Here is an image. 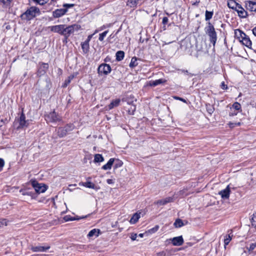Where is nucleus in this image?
I'll return each instance as SVG.
<instances>
[{
	"instance_id": "nucleus-1",
	"label": "nucleus",
	"mask_w": 256,
	"mask_h": 256,
	"mask_svg": "<svg viewBox=\"0 0 256 256\" xmlns=\"http://www.w3.org/2000/svg\"><path fill=\"white\" fill-rule=\"evenodd\" d=\"M40 12L38 8L36 6H31L21 15V18L24 20H30L36 16V14Z\"/></svg>"
},
{
	"instance_id": "nucleus-2",
	"label": "nucleus",
	"mask_w": 256,
	"mask_h": 256,
	"mask_svg": "<svg viewBox=\"0 0 256 256\" xmlns=\"http://www.w3.org/2000/svg\"><path fill=\"white\" fill-rule=\"evenodd\" d=\"M206 33L209 36L210 42L212 44L213 46H214L217 40L216 33L214 26L210 22L208 23Z\"/></svg>"
},
{
	"instance_id": "nucleus-3",
	"label": "nucleus",
	"mask_w": 256,
	"mask_h": 256,
	"mask_svg": "<svg viewBox=\"0 0 256 256\" xmlns=\"http://www.w3.org/2000/svg\"><path fill=\"white\" fill-rule=\"evenodd\" d=\"M80 28V26L78 24H72L66 27H65V25H64L63 35L66 38H68L71 34L74 33L75 30H78Z\"/></svg>"
},
{
	"instance_id": "nucleus-4",
	"label": "nucleus",
	"mask_w": 256,
	"mask_h": 256,
	"mask_svg": "<svg viewBox=\"0 0 256 256\" xmlns=\"http://www.w3.org/2000/svg\"><path fill=\"white\" fill-rule=\"evenodd\" d=\"M45 119L48 122H56L60 121L61 117L54 111H53L46 115Z\"/></svg>"
},
{
	"instance_id": "nucleus-5",
	"label": "nucleus",
	"mask_w": 256,
	"mask_h": 256,
	"mask_svg": "<svg viewBox=\"0 0 256 256\" xmlns=\"http://www.w3.org/2000/svg\"><path fill=\"white\" fill-rule=\"evenodd\" d=\"M32 185L35 191L38 194L44 192L47 189L46 186L42 184L38 183L36 181L32 182Z\"/></svg>"
},
{
	"instance_id": "nucleus-6",
	"label": "nucleus",
	"mask_w": 256,
	"mask_h": 256,
	"mask_svg": "<svg viewBox=\"0 0 256 256\" xmlns=\"http://www.w3.org/2000/svg\"><path fill=\"white\" fill-rule=\"evenodd\" d=\"M111 72V68L108 64H100L98 68V72L100 74H108Z\"/></svg>"
},
{
	"instance_id": "nucleus-7",
	"label": "nucleus",
	"mask_w": 256,
	"mask_h": 256,
	"mask_svg": "<svg viewBox=\"0 0 256 256\" xmlns=\"http://www.w3.org/2000/svg\"><path fill=\"white\" fill-rule=\"evenodd\" d=\"M50 246L49 245L46 246H34L31 245L30 246V249L33 252H46L50 248Z\"/></svg>"
},
{
	"instance_id": "nucleus-8",
	"label": "nucleus",
	"mask_w": 256,
	"mask_h": 256,
	"mask_svg": "<svg viewBox=\"0 0 256 256\" xmlns=\"http://www.w3.org/2000/svg\"><path fill=\"white\" fill-rule=\"evenodd\" d=\"M48 28L50 30V31L52 32H57L62 35H63L64 30V24L50 26L48 27Z\"/></svg>"
},
{
	"instance_id": "nucleus-9",
	"label": "nucleus",
	"mask_w": 256,
	"mask_h": 256,
	"mask_svg": "<svg viewBox=\"0 0 256 256\" xmlns=\"http://www.w3.org/2000/svg\"><path fill=\"white\" fill-rule=\"evenodd\" d=\"M240 36L242 38V44L248 48H251L252 44L250 38L244 32L240 34Z\"/></svg>"
},
{
	"instance_id": "nucleus-10",
	"label": "nucleus",
	"mask_w": 256,
	"mask_h": 256,
	"mask_svg": "<svg viewBox=\"0 0 256 256\" xmlns=\"http://www.w3.org/2000/svg\"><path fill=\"white\" fill-rule=\"evenodd\" d=\"M172 244L174 246H180L184 244V239L182 236H179L176 237H174L170 239Z\"/></svg>"
},
{
	"instance_id": "nucleus-11",
	"label": "nucleus",
	"mask_w": 256,
	"mask_h": 256,
	"mask_svg": "<svg viewBox=\"0 0 256 256\" xmlns=\"http://www.w3.org/2000/svg\"><path fill=\"white\" fill-rule=\"evenodd\" d=\"M68 127H72V126L70 125H66L64 128H60L58 129V132L60 137H64L66 134L68 132L72 130V128L68 129Z\"/></svg>"
},
{
	"instance_id": "nucleus-12",
	"label": "nucleus",
	"mask_w": 256,
	"mask_h": 256,
	"mask_svg": "<svg viewBox=\"0 0 256 256\" xmlns=\"http://www.w3.org/2000/svg\"><path fill=\"white\" fill-rule=\"evenodd\" d=\"M18 122L20 126L18 127V128L26 127L28 124V122L26 120V116L23 112L22 113L18 119Z\"/></svg>"
},
{
	"instance_id": "nucleus-13",
	"label": "nucleus",
	"mask_w": 256,
	"mask_h": 256,
	"mask_svg": "<svg viewBox=\"0 0 256 256\" xmlns=\"http://www.w3.org/2000/svg\"><path fill=\"white\" fill-rule=\"evenodd\" d=\"M48 68V64L42 63V64L40 66L38 70V75L39 76H42L44 74Z\"/></svg>"
},
{
	"instance_id": "nucleus-14",
	"label": "nucleus",
	"mask_w": 256,
	"mask_h": 256,
	"mask_svg": "<svg viewBox=\"0 0 256 256\" xmlns=\"http://www.w3.org/2000/svg\"><path fill=\"white\" fill-rule=\"evenodd\" d=\"M246 10L250 12H256V2L247 1L246 2Z\"/></svg>"
},
{
	"instance_id": "nucleus-15",
	"label": "nucleus",
	"mask_w": 256,
	"mask_h": 256,
	"mask_svg": "<svg viewBox=\"0 0 256 256\" xmlns=\"http://www.w3.org/2000/svg\"><path fill=\"white\" fill-rule=\"evenodd\" d=\"M218 194L221 196V197L224 199H228L229 198L230 194V188L229 186H228L227 187L220 191L218 192Z\"/></svg>"
},
{
	"instance_id": "nucleus-16",
	"label": "nucleus",
	"mask_w": 256,
	"mask_h": 256,
	"mask_svg": "<svg viewBox=\"0 0 256 256\" xmlns=\"http://www.w3.org/2000/svg\"><path fill=\"white\" fill-rule=\"evenodd\" d=\"M67 12V10L66 9L64 8H60V9H57L54 12H53V16L54 18H60L63 15H64L66 12Z\"/></svg>"
},
{
	"instance_id": "nucleus-17",
	"label": "nucleus",
	"mask_w": 256,
	"mask_h": 256,
	"mask_svg": "<svg viewBox=\"0 0 256 256\" xmlns=\"http://www.w3.org/2000/svg\"><path fill=\"white\" fill-rule=\"evenodd\" d=\"M236 11L237 12L238 16L242 18H245L248 16L247 12L240 5L238 7Z\"/></svg>"
},
{
	"instance_id": "nucleus-18",
	"label": "nucleus",
	"mask_w": 256,
	"mask_h": 256,
	"mask_svg": "<svg viewBox=\"0 0 256 256\" xmlns=\"http://www.w3.org/2000/svg\"><path fill=\"white\" fill-rule=\"evenodd\" d=\"M174 199L173 197H167L164 199L158 200L156 204L160 206L165 205L168 203L172 202Z\"/></svg>"
},
{
	"instance_id": "nucleus-19",
	"label": "nucleus",
	"mask_w": 256,
	"mask_h": 256,
	"mask_svg": "<svg viewBox=\"0 0 256 256\" xmlns=\"http://www.w3.org/2000/svg\"><path fill=\"white\" fill-rule=\"evenodd\" d=\"M166 82V80L164 79H158L155 80H150L148 82V85L151 86H155L158 84L165 83Z\"/></svg>"
},
{
	"instance_id": "nucleus-20",
	"label": "nucleus",
	"mask_w": 256,
	"mask_h": 256,
	"mask_svg": "<svg viewBox=\"0 0 256 256\" xmlns=\"http://www.w3.org/2000/svg\"><path fill=\"white\" fill-rule=\"evenodd\" d=\"M240 6V4H238L234 0H228V6L230 8H232L236 10L238 7Z\"/></svg>"
},
{
	"instance_id": "nucleus-21",
	"label": "nucleus",
	"mask_w": 256,
	"mask_h": 256,
	"mask_svg": "<svg viewBox=\"0 0 256 256\" xmlns=\"http://www.w3.org/2000/svg\"><path fill=\"white\" fill-rule=\"evenodd\" d=\"M120 102V99H116L112 100L110 104L108 106V109L109 110L112 109L114 107H116L119 106Z\"/></svg>"
},
{
	"instance_id": "nucleus-22",
	"label": "nucleus",
	"mask_w": 256,
	"mask_h": 256,
	"mask_svg": "<svg viewBox=\"0 0 256 256\" xmlns=\"http://www.w3.org/2000/svg\"><path fill=\"white\" fill-rule=\"evenodd\" d=\"M114 162V158H110L108 162L102 166V168L104 170H110Z\"/></svg>"
},
{
	"instance_id": "nucleus-23",
	"label": "nucleus",
	"mask_w": 256,
	"mask_h": 256,
	"mask_svg": "<svg viewBox=\"0 0 256 256\" xmlns=\"http://www.w3.org/2000/svg\"><path fill=\"white\" fill-rule=\"evenodd\" d=\"M140 213L136 212V213H135L132 216V218H130V223L132 224H136L138 221V220H139V218L140 217Z\"/></svg>"
},
{
	"instance_id": "nucleus-24",
	"label": "nucleus",
	"mask_w": 256,
	"mask_h": 256,
	"mask_svg": "<svg viewBox=\"0 0 256 256\" xmlns=\"http://www.w3.org/2000/svg\"><path fill=\"white\" fill-rule=\"evenodd\" d=\"M80 186H82L88 188L95 189L96 186L94 184L90 182H81L79 184Z\"/></svg>"
},
{
	"instance_id": "nucleus-25",
	"label": "nucleus",
	"mask_w": 256,
	"mask_h": 256,
	"mask_svg": "<svg viewBox=\"0 0 256 256\" xmlns=\"http://www.w3.org/2000/svg\"><path fill=\"white\" fill-rule=\"evenodd\" d=\"M124 56V52L123 51L120 50L116 53V60L118 61H120L123 60Z\"/></svg>"
},
{
	"instance_id": "nucleus-26",
	"label": "nucleus",
	"mask_w": 256,
	"mask_h": 256,
	"mask_svg": "<svg viewBox=\"0 0 256 256\" xmlns=\"http://www.w3.org/2000/svg\"><path fill=\"white\" fill-rule=\"evenodd\" d=\"M99 232L100 230L98 229H93L88 232V237H92L94 236H98Z\"/></svg>"
},
{
	"instance_id": "nucleus-27",
	"label": "nucleus",
	"mask_w": 256,
	"mask_h": 256,
	"mask_svg": "<svg viewBox=\"0 0 256 256\" xmlns=\"http://www.w3.org/2000/svg\"><path fill=\"white\" fill-rule=\"evenodd\" d=\"M104 160V158L102 154H96L94 155V162H102Z\"/></svg>"
},
{
	"instance_id": "nucleus-28",
	"label": "nucleus",
	"mask_w": 256,
	"mask_h": 256,
	"mask_svg": "<svg viewBox=\"0 0 256 256\" xmlns=\"http://www.w3.org/2000/svg\"><path fill=\"white\" fill-rule=\"evenodd\" d=\"M82 48L83 52L84 53H86L88 51L89 49V42L85 41L82 44Z\"/></svg>"
},
{
	"instance_id": "nucleus-29",
	"label": "nucleus",
	"mask_w": 256,
	"mask_h": 256,
	"mask_svg": "<svg viewBox=\"0 0 256 256\" xmlns=\"http://www.w3.org/2000/svg\"><path fill=\"white\" fill-rule=\"evenodd\" d=\"M137 61L138 58L134 56L132 58L129 65L130 67L131 68L136 67L138 64Z\"/></svg>"
},
{
	"instance_id": "nucleus-30",
	"label": "nucleus",
	"mask_w": 256,
	"mask_h": 256,
	"mask_svg": "<svg viewBox=\"0 0 256 256\" xmlns=\"http://www.w3.org/2000/svg\"><path fill=\"white\" fill-rule=\"evenodd\" d=\"M250 221L252 227L256 229V212L253 214Z\"/></svg>"
},
{
	"instance_id": "nucleus-31",
	"label": "nucleus",
	"mask_w": 256,
	"mask_h": 256,
	"mask_svg": "<svg viewBox=\"0 0 256 256\" xmlns=\"http://www.w3.org/2000/svg\"><path fill=\"white\" fill-rule=\"evenodd\" d=\"M174 225L176 228H180L184 226V223L182 220L180 219H177L174 222Z\"/></svg>"
},
{
	"instance_id": "nucleus-32",
	"label": "nucleus",
	"mask_w": 256,
	"mask_h": 256,
	"mask_svg": "<svg viewBox=\"0 0 256 256\" xmlns=\"http://www.w3.org/2000/svg\"><path fill=\"white\" fill-rule=\"evenodd\" d=\"M232 232L226 236V238L224 240V243L225 246L228 245L230 243L232 240Z\"/></svg>"
},
{
	"instance_id": "nucleus-33",
	"label": "nucleus",
	"mask_w": 256,
	"mask_h": 256,
	"mask_svg": "<svg viewBox=\"0 0 256 256\" xmlns=\"http://www.w3.org/2000/svg\"><path fill=\"white\" fill-rule=\"evenodd\" d=\"M212 16H213L212 12H209L208 10H206V14H205L206 20H208L210 19H211L212 18Z\"/></svg>"
},
{
	"instance_id": "nucleus-34",
	"label": "nucleus",
	"mask_w": 256,
	"mask_h": 256,
	"mask_svg": "<svg viewBox=\"0 0 256 256\" xmlns=\"http://www.w3.org/2000/svg\"><path fill=\"white\" fill-rule=\"evenodd\" d=\"M74 78V76H70L65 80L64 84L62 85V87L66 88L70 83L71 80Z\"/></svg>"
},
{
	"instance_id": "nucleus-35",
	"label": "nucleus",
	"mask_w": 256,
	"mask_h": 256,
	"mask_svg": "<svg viewBox=\"0 0 256 256\" xmlns=\"http://www.w3.org/2000/svg\"><path fill=\"white\" fill-rule=\"evenodd\" d=\"M159 228L158 226H156L154 228H150L148 230V231L146 232V233L148 234H154L156 232Z\"/></svg>"
},
{
	"instance_id": "nucleus-36",
	"label": "nucleus",
	"mask_w": 256,
	"mask_h": 256,
	"mask_svg": "<svg viewBox=\"0 0 256 256\" xmlns=\"http://www.w3.org/2000/svg\"><path fill=\"white\" fill-rule=\"evenodd\" d=\"M232 108L236 110H240L241 108V106L238 102H236L232 104Z\"/></svg>"
},
{
	"instance_id": "nucleus-37",
	"label": "nucleus",
	"mask_w": 256,
	"mask_h": 256,
	"mask_svg": "<svg viewBox=\"0 0 256 256\" xmlns=\"http://www.w3.org/2000/svg\"><path fill=\"white\" fill-rule=\"evenodd\" d=\"M108 31H105L104 32H103L102 33V34H100V36H99V38H98V40H100V41H102L104 38V37L106 36V35L107 34H108Z\"/></svg>"
},
{
	"instance_id": "nucleus-38",
	"label": "nucleus",
	"mask_w": 256,
	"mask_h": 256,
	"mask_svg": "<svg viewBox=\"0 0 256 256\" xmlns=\"http://www.w3.org/2000/svg\"><path fill=\"white\" fill-rule=\"evenodd\" d=\"M256 248V242L254 243L251 244L250 247L248 248V252H252Z\"/></svg>"
},
{
	"instance_id": "nucleus-39",
	"label": "nucleus",
	"mask_w": 256,
	"mask_h": 256,
	"mask_svg": "<svg viewBox=\"0 0 256 256\" xmlns=\"http://www.w3.org/2000/svg\"><path fill=\"white\" fill-rule=\"evenodd\" d=\"M114 164V167L115 168L120 167L122 164V161H120L118 160H116Z\"/></svg>"
},
{
	"instance_id": "nucleus-40",
	"label": "nucleus",
	"mask_w": 256,
	"mask_h": 256,
	"mask_svg": "<svg viewBox=\"0 0 256 256\" xmlns=\"http://www.w3.org/2000/svg\"><path fill=\"white\" fill-rule=\"evenodd\" d=\"M34 2L40 5H44L46 4L48 0H33Z\"/></svg>"
},
{
	"instance_id": "nucleus-41",
	"label": "nucleus",
	"mask_w": 256,
	"mask_h": 256,
	"mask_svg": "<svg viewBox=\"0 0 256 256\" xmlns=\"http://www.w3.org/2000/svg\"><path fill=\"white\" fill-rule=\"evenodd\" d=\"M136 110V106L134 105H131L130 108L128 110V112L130 114H134V112Z\"/></svg>"
},
{
	"instance_id": "nucleus-42",
	"label": "nucleus",
	"mask_w": 256,
	"mask_h": 256,
	"mask_svg": "<svg viewBox=\"0 0 256 256\" xmlns=\"http://www.w3.org/2000/svg\"><path fill=\"white\" fill-rule=\"evenodd\" d=\"M206 110L207 112L210 114H212L214 110V108L210 106H206Z\"/></svg>"
},
{
	"instance_id": "nucleus-43",
	"label": "nucleus",
	"mask_w": 256,
	"mask_h": 256,
	"mask_svg": "<svg viewBox=\"0 0 256 256\" xmlns=\"http://www.w3.org/2000/svg\"><path fill=\"white\" fill-rule=\"evenodd\" d=\"M8 221L6 219H2L0 220V228L7 225Z\"/></svg>"
},
{
	"instance_id": "nucleus-44",
	"label": "nucleus",
	"mask_w": 256,
	"mask_h": 256,
	"mask_svg": "<svg viewBox=\"0 0 256 256\" xmlns=\"http://www.w3.org/2000/svg\"><path fill=\"white\" fill-rule=\"evenodd\" d=\"M4 166V161L3 159L0 158V172L2 170Z\"/></svg>"
},
{
	"instance_id": "nucleus-45",
	"label": "nucleus",
	"mask_w": 256,
	"mask_h": 256,
	"mask_svg": "<svg viewBox=\"0 0 256 256\" xmlns=\"http://www.w3.org/2000/svg\"><path fill=\"white\" fill-rule=\"evenodd\" d=\"M98 32V30H96L94 34L89 35L88 37L86 40V41L89 42L91 38H92L93 35L94 34H95L97 33Z\"/></svg>"
},
{
	"instance_id": "nucleus-46",
	"label": "nucleus",
	"mask_w": 256,
	"mask_h": 256,
	"mask_svg": "<svg viewBox=\"0 0 256 256\" xmlns=\"http://www.w3.org/2000/svg\"><path fill=\"white\" fill-rule=\"evenodd\" d=\"M137 234H136L132 233L131 234L130 238L132 240H136Z\"/></svg>"
},
{
	"instance_id": "nucleus-47",
	"label": "nucleus",
	"mask_w": 256,
	"mask_h": 256,
	"mask_svg": "<svg viewBox=\"0 0 256 256\" xmlns=\"http://www.w3.org/2000/svg\"><path fill=\"white\" fill-rule=\"evenodd\" d=\"M220 88L223 90L228 89V86L224 84V82H222L220 84Z\"/></svg>"
},
{
	"instance_id": "nucleus-48",
	"label": "nucleus",
	"mask_w": 256,
	"mask_h": 256,
	"mask_svg": "<svg viewBox=\"0 0 256 256\" xmlns=\"http://www.w3.org/2000/svg\"><path fill=\"white\" fill-rule=\"evenodd\" d=\"M12 0H0V1L4 4L8 5L10 4Z\"/></svg>"
},
{
	"instance_id": "nucleus-49",
	"label": "nucleus",
	"mask_w": 256,
	"mask_h": 256,
	"mask_svg": "<svg viewBox=\"0 0 256 256\" xmlns=\"http://www.w3.org/2000/svg\"><path fill=\"white\" fill-rule=\"evenodd\" d=\"M157 256H166V253L164 251H162L156 254Z\"/></svg>"
},
{
	"instance_id": "nucleus-50",
	"label": "nucleus",
	"mask_w": 256,
	"mask_h": 256,
	"mask_svg": "<svg viewBox=\"0 0 256 256\" xmlns=\"http://www.w3.org/2000/svg\"><path fill=\"white\" fill-rule=\"evenodd\" d=\"M174 98L175 100H181V101H182V102H186V100L184 99V98H180V97H178V96H174Z\"/></svg>"
},
{
	"instance_id": "nucleus-51",
	"label": "nucleus",
	"mask_w": 256,
	"mask_h": 256,
	"mask_svg": "<svg viewBox=\"0 0 256 256\" xmlns=\"http://www.w3.org/2000/svg\"><path fill=\"white\" fill-rule=\"evenodd\" d=\"M168 22V18L167 17H164L162 18V24H166Z\"/></svg>"
},
{
	"instance_id": "nucleus-52",
	"label": "nucleus",
	"mask_w": 256,
	"mask_h": 256,
	"mask_svg": "<svg viewBox=\"0 0 256 256\" xmlns=\"http://www.w3.org/2000/svg\"><path fill=\"white\" fill-rule=\"evenodd\" d=\"M228 126H229L230 128H233L236 126V125H234V123L231 122H230L228 123Z\"/></svg>"
},
{
	"instance_id": "nucleus-53",
	"label": "nucleus",
	"mask_w": 256,
	"mask_h": 256,
	"mask_svg": "<svg viewBox=\"0 0 256 256\" xmlns=\"http://www.w3.org/2000/svg\"><path fill=\"white\" fill-rule=\"evenodd\" d=\"M252 34H254V35L256 37V26L254 27L252 30Z\"/></svg>"
},
{
	"instance_id": "nucleus-54",
	"label": "nucleus",
	"mask_w": 256,
	"mask_h": 256,
	"mask_svg": "<svg viewBox=\"0 0 256 256\" xmlns=\"http://www.w3.org/2000/svg\"><path fill=\"white\" fill-rule=\"evenodd\" d=\"M107 182H108V184H112L114 182H113L112 180H111V179H108V180H107Z\"/></svg>"
},
{
	"instance_id": "nucleus-55",
	"label": "nucleus",
	"mask_w": 256,
	"mask_h": 256,
	"mask_svg": "<svg viewBox=\"0 0 256 256\" xmlns=\"http://www.w3.org/2000/svg\"><path fill=\"white\" fill-rule=\"evenodd\" d=\"M22 194L23 195H30L31 194V192H24L22 193Z\"/></svg>"
},
{
	"instance_id": "nucleus-56",
	"label": "nucleus",
	"mask_w": 256,
	"mask_h": 256,
	"mask_svg": "<svg viewBox=\"0 0 256 256\" xmlns=\"http://www.w3.org/2000/svg\"><path fill=\"white\" fill-rule=\"evenodd\" d=\"M73 6H74V4H66L64 5V6H68L69 8L72 7Z\"/></svg>"
},
{
	"instance_id": "nucleus-57",
	"label": "nucleus",
	"mask_w": 256,
	"mask_h": 256,
	"mask_svg": "<svg viewBox=\"0 0 256 256\" xmlns=\"http://www.w3.org/2000/svg\"><path fill=\"white\" fill-rule=\"evenodd\" d=\"M229 115H230V116H234L236 115V113L230 112V113Z\"/></svg>"
},
{
	"instance_id": "nucleus-58",
	"label": "nucleus",
	"mask_w": 256,
	"mask_h": 256,
	"mask_svg": "<svg viewBox=\"0 0 256 256\" xmlns=\"http://www.w3.org/2000/svg\"><path fill=\"white\" fill-rule=\"evenodd\" d=\"M240 124L241 123L240 122L234 123V125H236V126H240Z\"/></svg>"
},
{
	"instance_id": "nucleus-59",
	"label": "nucleus",
	"mask_w": 256,
	"mask_h": 256,
	"mask_svg": "<svg viewBox=\"0 0 256 256\" xmlns=\"http://www.w3.org/2000/svg\"><path fill=\"white\" fill-rule=\"evenodd\" d=\"M144 234H138V236L140 237V238H142L144 236Z\"/></svg>"
},
{
	"instance_id": "nucleus-60",
	"label": "nucleus",
	"mask_w": 256,
	"mask_h": 256,
	"mask_svg": "<svg viewBox=\"0 0 256 256\" xmlns=\"http://www.w3.org/2000/svg\"><path fill=\"white\" fill-rule=\"evenodd\" d=\"M70 125L72 127H68V129L72 128V130L73 129V128H74V126H73L72 125H71V124H70Z\"/></svg>"
},
{
	"instance_id": "nucleus-61",
	"label": "nucleus",
	"mask_w": 256,
	"mask_h": 256,
	"mask_svg": "<svg viewBox=\"0 0 256 256\" xmlns=\"http://www.w3.org/2000/svg\"><path fill=\"white\" fill-rule=\"evenodd\" d=\"M2 123H3L2 120L0 121V126H2Z\"/></svg>"
},
{
	"instance_id": "nucleus-62",
	"label": "nucleus",
	"mask_w": 256,
	"mask_h": 256,
	"mask_svg": "<svg viewBox=\"0 0 256 256\" xmlns=\"http://www.w3.org/2000/svg\"><path fill=\"white\" fill-rule=\"evenodd\" d=\"M182 42L183 43H186V41L185 40V41L183 42Z\"/></svg>"
}]
</instances>
